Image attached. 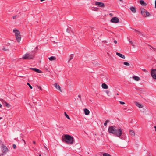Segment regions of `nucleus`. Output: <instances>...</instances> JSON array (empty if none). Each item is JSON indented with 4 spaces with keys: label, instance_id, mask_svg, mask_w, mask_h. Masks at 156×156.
<instances>
[{
    "label": "nucleus",
    "instance_id": "43",
    "mask_svg": "<svg viewBox=\"0 0 156 156\" xmlns=\"http://www.w3.org/2000/svg\"><path fill=\"white\" fill-rule=\"evenodd\" d=\"M22 140L24 142V143H25V144H26V142H25V141L24 140H23V139H22Z\"/></svg>",
    "mask_w": 156,
    "mask_h": 156
},
{
    "label": "nucleus",
    "instance_id": "35",
    "mask_svg": "<svg viewBox=\"0 0 156 156\" xmlns=\"http://www.w3.org/2000/svg\"><path fill=\"white\" fill-rule=\"evenodd\" d=\"M37 87H38V89H40L41 90H42V89L40 87V86H37Z\"/></svg>",
    "mask_w": 156,
    "mask_h": 156
},
{
    "label": "nucleus",
    "instance_id": "2",
    "mask_svg": "<svg viewBox=\"0 0 156 156\" xmlns=\"http://www.w3.org/2000/svg\"><path fill=\"white\" fill-rule=\"evenodd\" d=\"M13 32L15 34L16 40L18 42H20L21 40V37L20 35V32L18 30H13Z\"/></svg>",
    "mask_w": 156,
    "mask_h": 156
},
{
    "label": "nucleus",
    "instance_id": "37",
    "mask_svg": "<svg viewBox=\"0 0 156 156\" xmlns=\"http://www.w3.org/2000/svg\"><path fill=\"white\" fill-rule=\"evenodd\" d=\"M3 50L5 51H6L7 50H8V49H5V48H3Z\"/></svg>",
    "mask_w": 156,
    "mask_h": 156
},
{
    "label": "nucleus",
    "instance_id": "28",
    "mask_svg": "<svg viewBox=\"0 0 156 156\" xmlns=\"http://www.w3.org/2000/svg\"><path fill=\"white\" fill-rule=\"evenodd\" d=\"M109 122V120H106L105 122L104 123V125L105 126H106L107 125V123L108 122Z\"/></svg>",
    "mask_w": 156,
    "mask_h": 156
},
{
    "label": "nucleus",
    "instance_id": "18",
    "mask_svg": "<svg viewBox=\"0 0 156 156\" xmlns=\"http://www.w3.org/2000/svg\"><path fill=\"white\" fill-rule=\"evenodd\" d=\"M85 114L86 115H88L90 113L89 111L87 109L85 108L84 110Z\"/></svg>",
    "mask_w": 156,
    "mask_h": 156
},
{
    "label": "nucleus",
    "instance_id": "29",
    "mask_svg": "<svg viewBox=\"0 0 156 156\" xmlns=\"http://www.w3.org/2000/svg\"><path fill=\"white\" fill-rule=\"evenodd\" d=\"M123 64L126 66H129V64L127 62H124L123 63Z\"/></svg>",
    "mask_w": 156,
    "mask_h": 156
},
{
    "label": "nucleus",
    "instance_id": "41",
    "mask_svg": "<svg viewBox=\"0 0 156 156\" xmlns=\"http://www.w3.org/2000/svg\"><path fill=\"white\" fill-rule=\"evenodd\" d=\"M155 8H156V0L155 1Z\"/></svg>",
    "mask_w": 156,
    "mask_h": 156
},
{
    "label": "nucleus",
    "instance_id": "25",
    "mask_svg": "<svg viewBox=\"0 0 156 156\" xmlns=\"http://www.w3.org/2000/svg\"><path fill=\"white\" fill-rule=\"evenodd\" d=\"M73 54H72L71 55L68 61V62L69 63L70 61L73 58Z\"/></svg>",
    "mask_w": 156,
    "mask_h": 156
},
{
    "label": "nucleus",
    "instance_id": "5",
    "mask_svg": "<svg viewBox=\"0 0 156 156\" xmlns=\"http://www.w3.org/2000/svg\"><path fill=\"white\" fill-rule=\"evenodd\" d=\"M2 155L3 156L6 154V153L8 151V149L7 147L3 144H2Z\"/></svg>",
    "mask_w": 156,
    "mask_h": 156
},
{
    "label": "nucleus",
    "instance_id": "39",
    "mask_svg": "<svg viewBox=\"0 0 156 156\" xmlns=\"http://www.w3.org/2000/svg\"><path fill=\"white\" fill-rule=\"evenodd\" d=\"M114 42L115 44H117V41L116 40H115L114 41Z\"/></svg>",
    "mask_w": 156,
    "mask_h": 156
},
{
    "label": "nucleus",
    "instance_id": "10",
    "mask_svg": "<svg viewBox=\"0 0 156 156\" xmlns=\"http://www.w3.org/2000/svg\"><path fill=\"white\" fill-rule=\"evenodd\" d=\"M54 85L56 89L61 92H62V90L60 87L58 83H55Z\"/></svg>",
    "mask_w": 156,
    "mask_h": 156
},
{
    "label": "nucleus",
    "instance_id": "3",
    "mask_svg": "<svg viewBox=\"0 0 156 156\" xmlns=\"http://www.w3.org/2000/svg\"><path fill=\"white\" fill-rule=\"evenodd\" d=\"M116 129V127L115 126H110L109 127L108 131L110 133L114 135L115 133Z\"/></svg>",
    "mask_w": 156,
    "mask_h": 156
},
{
    "label": "nucleus",
    "instance_id": "11",
    "mask_svg": "<svg viewBox=\"0 0 156 156\" xmlns=\"http://www.w3.org/2000/svg\"><path fill=\"white\" fill-rule=\"evenodd\" d=\"M30 69L33 70L34 71L38 73H42V72L41 70L36 68H30Z\"/></svg>",
    "mask_w": 156,
    "mask_h": 156
},
{
    "label": "nucleus",
    "instance_id": "7",
    "mask_svg": "<svg viewBox=\"0 0 156 156\" xmlns=\"http://www.w3.org/2000/svg\"><path fill=\"white\" fill-rule=\"evenodd\" d=\"M151 75L154 79H156V69L151 70Z\"/></svg>",
    "mask_w": 156,
    "mask_h": 156
},
{
    "label": "nucleus",
    "instance_id": "32",
    "mask_svg": "<svg viewBox=\"0 0 156 156\" xmlns=\"http://www.w3.org/2000/svg\"><path fill=\"white\" fill-rule=\"evenodd\" d=\"M119 103L122 105H123L125 104V103L123 101H120Z\"/></svg>",
    "mask_w": 156,
    "mask_h": 156
},
{
    "label": "nucleus",
    "instance_id": "48",
    "mask_svg": "<svg viewBox=\"0 0 156 156\" xmlns=\"http://www.w3.org/2000/svg\"><path fill=\"white\" fill-rule=\"evenodd\" d=\"M131 43V44H132V42L131 41H129Z\"/></svg>",
    "mask_w": 156,
    "mask_h": 156
},
{
    "label": "nucleus",
    "instance_id": "9",
    "mask_svg": "<svg viewBox=\"0 0 156 156\" xmlns=\"http://www.w3.org/2000/svg\"><path fill=\"white\" fill-rule=\"evenodd\" d=\"M95 5H98L100 7H105V5L104 3L98 2L97 1L95 2Z\"/></svg>",
    "mask_w": 156,
    "mask_h": 156
},
{
    "label": "nucleus",
    "instance_id": "1",
    "mask_svg": "<svg viewBox=\"0 0 156 156\" xmlns=\"http://www.w3.org/2000/svg\"><path fill=\"white\" fill-rule=\"evenodd\" d=\"M62 141L68 144H73L74 141L73 137L69 135L66 134L62 138Z\"/></svg>",
    "mask_w": 156,
    "mask_h": 156
},
{
    "label": "nucleus",
    "instance_id": "14",
    "mask_svg": "<svg viewBox=\"0 0 156 156\" xmlns=\"http://www.w3.org/2000/svg\"><path fill=\"white\" fill-rule=\"evenodd\" d=\"M116 55L118 56L119 57L122 58H125V56L124 55L122 54L121 53H118V52H116Z\"/></svg>",
    "mask_w": 156,
    "mask_h": 156
},
{
    "label": "nucleus",
    "instance_id": "17",
    "mask_svg": "<svg viewBox=\"0 0 156 156\" xmlns=\"http://www.w3.org/2000/svg\"><path fill=\"white\" fill-rule=\"evenodd\" d=\"M140 3L142 5L146 6L147 5V3H145L144 1L143 0H140Z\"/></svg>",
    "mask_w": 156,
    "mask_h": 156
},
{
    "label": "nucleus",
    "instance_id": "23",
    "mask_svg": "<svg viewBox=\"0 0 156 156\" xmlns=\"http://www.w3.org/2000/svg\"><path fill=\"white\" fill-rule=\"evenodd\" d=\"M130 134L131 135L134 136L135 135V133L134 131L133 130H130L129 131Z\"/></svg>",
    "mask_w": 156,
    "mask_h": 156
},
{
    "label": "nucleus",
    "instance_id": "19",
    "mask_svg": "<svg viewBox=\"0 0 156 156\" xmlns=\"http://www.w3.org/2000/svg\"><path fill=\"white\" fill-rule=\"evenodd\" d=\"M49 60L51 61H52L53 60H55L56 59V58L54 56H51L50 58H49Z\"/></svg>",
    "mask_w": 156,
    "mask_h": 156
},
{
    "label": "nucleus",
    "instance_id": "6",
    "mask_svg": "<svg viewBox=\"0 0 156 156\" xmlns=\"http://www.w3.org/2000/svg\"><path fill=\"white\" fill-rule=\"evenodd\" d=\"M33 57L34 55H33L29 53H26L23 56V58L24 59H30L33 58Z\"/></svg>",
    "mask_w": 156,
    "mask_h": 156
},
{
    "label": "nucleus",
    "instance_id": "12",
    "mask_svg": "<svg viewBox=\"0 0 156 156\" xmlns=\"http://www.w3.org/2000/svg\"><path fill=\"white\" fill-rule=\"evenodd\" d=\"M2 100L3 101V104L5 106H6L8 108H9L10 107L11 105L9 104Z\"/></svg>",
    "mask_w": 156,
    "mask_h": 156
},
{
    "label": "nucleus",
    "instance_id": "27",
    "mask_svg": "<svg viewBox=\"0 0 156 156\" xmlns=\"http://www.w3.org/2000/svg\"><path fill=\"white\" fill-rule=\"evenodd\" d=\"M103 156H112L109 154L107 153H103Z\"/></svg>",
    "mask_w": 156,
    "mask_h": 156
},
{
    "label": "nucleus",
    "instance_id": "4",
    "mask_svg": "<svg viewBox=\"0 0 156 156\" xmlns=\"http://www.w3.org/2000/svg\"><path fill=\"white\" fill-rule=\"evenodd\" d=\"M122 133V130L120 128H116L115 133L114 135L118 137L121 136Z\"/></svg>",
    "mask_w": 156,
    "mask_h": 156
},
{
    "label": "nucleus",
    "instance_id": "15",
    "mask_svg": "<svg viewBox=\"0 0 156 156\" xmlns=\"http://www.w3.org/2000/svg\"><path fill=\"white\" fill-rule=\"evenodd\" d=\"M102 87L104 89H107L108 88V86L105 83H103L102 84Z\"/></svg>",
    "mask_w": 156,
    "mask_h": 156
},
{
    "label": "nucleus",
    "instance_id": "22",
    "mask_svg": "<svg viewBox=\"0 0 156 156\" xmlns=\"http://www.w3.org/2000/svg\"><path fill=\"white\" fill-rule=\"evenodd\" d=\"M135 103L136 105L140 108H142V106H141V105L139 104V103L135 102Z\"/></svg>",
    "mask_w": 156,
    "mask_h": 156
},
{
    "label": "nucleus",
    "instance_id": "33",
    "mask_svg": "<svg viewBox=\"0 0 156 156\" xmlns=\"http://www.w3.org/2000/svg\"><path fill=\"white\" fill-rule=\"evenodd\" d=\"M17 16L16 15H15L13 16V19H15L16 18V17Z\"/></svg>",
    "mask_w": 156,
    "mask_h": 156
},
{
    "label": "nucleus",
    "instance_id": "31",
    "mask_svg": "<svg viewBox=\"0 0 156 156\" xmlns=\"http://www.w3.org/2000/svg\"><path fill=\"white\" fill-rule=\"evenodd\" d=\"M12 147L14 149H15L16 148V145L15 144H13L12 145Z\"/></svg>",
    "mask_w": 156,
    "mask_h": 156
},
{
    "label": "nucleus",
    "instance_id": "26",
    "mask_svg": "<svg viewBox=\"0 0 156 156\" xmlns=\"http://www.w3.org/2000/svg\"><path fill=\"white\" fill-rule=\"evenodd\" d=\"M64 114H65V116H66V117L67 119H70V118L69 117V115L66 114V112H64Z\"/></svg>",
    "mask_w": 156,
    "mask_h": 156
},
{
    "label": "nucleus",
    "instance_id": "44",
    "mask_svg": "<svg viewBox=\"0 0 156 156\" xmlns=\"http://www.w3.org/2000/svg\"><path fill=\"white\" fill-rule=\"evenodd\" d=\"M33 143L34 144H36V142L35 141H33Z\"/></svg>",
    "mask_w": 156,
    "mask_h": 156
},
{
    "label": "nucleus",
    "instance_id": "13",
    "mask_svg": "<svg viewBox=\"0 0 156 156\" xmlns=\"http://www.w3.org/2000/svg\"><path fill=\"white\" fill-rule=\"evenodd\" d=\"M140 11H141V14L142 15V16L144 17V16H145V12L146 11V10L145 9L143 8H142L140 9Z\"/></svg>",
    "mask_w": 156,
    "mask_h": 156
},
{
    "label": "nucleus",
    "instance_id": "34",
    "mask_svg": "<svg viewBox=\"0 0 156 156\" xmlns=\"http://www.w3.org/2000/svg\"><path fill=\"white\" fill-rule=\"evenodd\" d=\"M66 31L68 33H69L70 32V30H69V28H67V29H66Z\"/></svg>",
    "mask_w": 156,
    "mask_h": 156
},
{
    "label": "nucleus",
    "instance_id": "20",
    "mask_svg": "<svg viewBox=\"0 0 156 156\" xmlns=\"http://www.w3.org/2000/svg\"><path fill=\"white\" fill-rule=\"evenodd\" d=\"M135 31L136 33H137L139 35H140V37L143 36V34L141 33L138 30H135Z\"/></svg>",
    "mask_w": 156,
    "mask_h": 156
},
{
    "label": "nucleus",
    "instance_id": "46",
    "mask_svg": "<svg viewBox=\"0 0 156 156\" xmlns=\"http://www.w3.org/2000/svg\"><path fill=\"white\" fill-rule=\"evenodd\" d=\"M2 119V117H0V120L1 119Z\"/></svg>",
    "mask_w": 156,
    "mask_h": 156
},
{
    "label": "nucleus",
    "instance_id": "21",
    "mask_svg": "<svg viewBox=\"0 0 156 156\" xmlns=\"http://www.w3.org/2000/svg\"><path fill=\"white\" fill-rule=\"evenodd\" d=\"M145 14L144 17H147L148 16H150V14L149 12L146 10V11L145 12Z\"/></svg>",
    "mask_w": 156,
    "mask_h": 156
},
{
    "label": "nucleus",
    "instance_id": "42",
    "mask_svg": "<svg viewBox=\"0 0 156 156\" xmlns=\"http://www.w3.org/2000/svg\"><path fill=\"white\" fill-rule=\"evenodd\" d=\"M143 71H144L145 72H147V71H146V70L145 69H143Z\"/></svg>",
    "mask_w": 156,
    "mask_h": 156
},
{
    "label": "nucleus",
    "instance_id": "16",
    "mask_svg": "<svg viewBox=\"0 0 156 156\" xmlns=\"http://www.w3.org/2000/svg\"><path fill=\"white\" fill-rule=\"evenodd\" d=\"M130 9L132 11V12L134 13H135L136 12V8L133 7H131L130 8Z\"/></svg>",
    "mask_w": 156,
    "mask_h": 156
},
{
    "label": "nucleus",
    "instance_id": "30",
    "mask_svg": "<svg viewBox=\"0 0 156 156\" xmlns=\"http://www.w3.org/2000/svg\"><path fill=\"white\" fill-rule=\"evenodd\" d=\"M27 85H28L29 86L30 88L31 89H32L33 88V87H32V86L29 83H27Z\"/></svg>",
    "mask_w": 156,
    "mask_h": 156
},
{
    "label": "nucleus",
    "instance_id": "40",
    "mask_svg": "<svg viewBox=\"0 0 156 156\" xmlns=\"http://www.w3.org/2000/svg\"><path fill=\"white\" fill-rule=\"evenodd\" d=\"M106 93L107 94H109V91L108 90H106Z\"/></svg>",
    "mask_w": 156,
    "mask_h": 156
},
{
    "label": "nucleus",
    "instance_id": "36",
    "mask_svg": "<svg viewBox=\"0 0 156 156\" xmlns=\"http://www.w3.org/2000/svg\"><path fill=\"white\" fill-rule=\"evenodd\" d=\"M150 46L153 49H154V51H156V49L153 47H152Z\"/></svg>",
    "mask_w": 156,
    "mask_h": 156
},
{
    "label": "nucleus",
    "instance_id": "47",
    "mask_svg": "<svg viewBox=\"0 0 156 156\" xmlns=\"http://www.w3.org/2000/svg\"><path fill=\"white\" fill-rule=\"evenodd\" d=\"M154 127L155 128V131H156V126H155Z\"/></svg>",
    "mask_w": 156,
    "mask_h": 156
},
{
    "label": "nucleus",
    "instance_id": "49",
    "mask_svg": "<svg viewBox=\"0 0 156 156\" xmlns=\"http://www.w3.org/2000/svg\"><path fill=\"white\" fill-rule=\"evenodd\" d=\"M117 94V95H119V94H118V93H117V94Z\"/></svg>",
    "mask_w": 156,
    "mask_h": 156
},
{
    "label": "nucleus",
    "instance_id": "50",
    "mask_svg": "<svg viewBox=\"0 0 156 156\" xmlns=\"http://www.w3.org/2000/svg\"><path fill=\"white\" fill-rule=\"evenodd\" d=\"M39 156H41V154H39Z\"/></svg>",
    "mask_w": 156,
    "mask_h": 156
},
{
    "label": "nucleus",
    "instance_id": "8",
    "mask_svg": "<svg viewBox=\"0 0 156 156\" xmlns=\"http://www.w3.org/2000/svg\"><path fill=\"white\" fill-rule=\"evenodd\" d=\"M111 22L112 23H117L119 22V20L117 17H114L111 19Z\"/></svg>",
    "mask_w": 156,
    "mask_h": 156
},
{
    "label": "nucleus",
    "instance_id": "45",
    "mask_svg": "<svg viewBox=\"0 0 156 156\" xmlns=\"http://www.w3.org/2000/svg\"><path fill=\"white\" fill-rule=\"evenodd\" d=\"M2 107V105L0 103V108H1Z\"/></svg>",
    "mask_w": 156,
    "mask_h": 156
},
{
    "label": "nucleus",
    "instance_id": "38",
    "mask_svg": "<svg viewBox=\"0 0 156 156\" xmlns=\"http://www.w3.org/2000/svg\"><path fill=\"white\" fill-rule=\"evenodd\" d=\"M78 97L80 98V101H81V97L80 95H78Z\"/></svg>",
    "mask_w": 156,
    "mask_h": 156
},
{
    "label": "nucleus",
    "instance_id": "24",
    "mask_svg": "<svg viewBox=\"0 0 156 156\" xmlns=\"http://www.w3.org/2000/svg\"><path fill=\"white\" fill-rule=\"evenodd\" d=\"M133 78L135 80L138 81L140 80V78L138 76H134L133 77Z\"/></svg>",
    "mask_w": 156,
    "mask_h": 156
}]
</instances>
